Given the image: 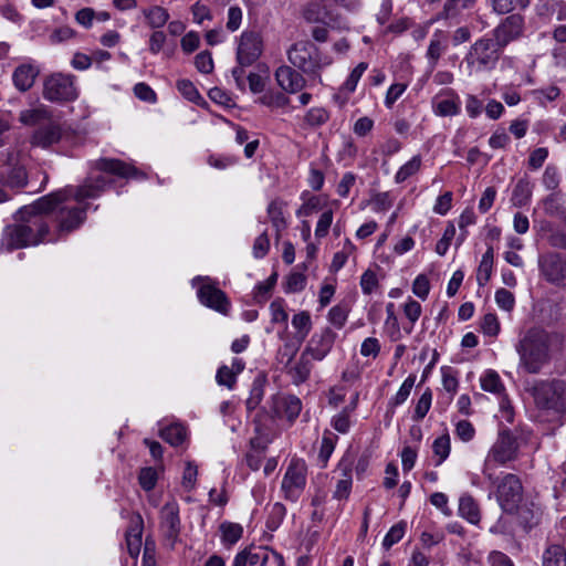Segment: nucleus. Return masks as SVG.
I'll return each instance as SVG.
<instances>
[{"mask_svg": "<svg viewBox=\"0 0 566 566\" xmlns=\"http://www.w3.org/2000/svg\"><path fill=\"white\" fill-rule=\"evenodd\" d=\"M292 325L297 331V336L304 340L312 328V319L308 312L303 311L295 314L292 318Z\"/></svg>", "mask_w": 566, "mask_h": 566, "instance_id": "obj_45", "label": "nucleus"}, {"mask_svg": "<svg viewBox=\"0 0 566 566\" xmlns=\"http://www.w3.org/2000/svg\"><path fill=\"white\" fill-rule=\"evenodd\" d=\"M15 219L21 221L25 228L31 245L43 242L49 234L50 226L46 219L40 214L22 213V208L17 212Z\"/></svg>", "mask_w": 566, "mask_h": 566, "instance_id": "obj_16", "label": "nucleus"}, {"mask_svg": "<svg viewBox=\"0 0 566 566\" xmlns=\"http://www.w3.org/2000/svg\"><path fill=\"white\" fill-rule=\"evenodd\" d=\"M186 428L179 423L170 424L160 430V437L174 447L180 446L186 439Z\"/></svg>", "mask_w": 566, "mask_h": 566, "instance_id": "obj_39", "label": "nucleus"}, {"mask_svg": "<svg viewBox=\"0 0 566 566\" xmlns=\"http://www.w3.org/2000/svg\"><path fill=\"white\" fill-rule=\"evenodd\" d=\"M524 29V18L514 13L506 17L494 30L493 36L505 48L510 42L518 39Z\"/></svg>", "mask_w": 566, "mask_h": 566, "instance_id": "obj_18", "label": "nucleus"}, {"mask_svg": "<svg viewBox=\"0 0 566 566\" xmlns=\"http://www.w3.org/2000/svg\"><path fill=\"white\" fill-rule=\"evenodd\" d=\"M265 382H266V378L263 375H259L253 380L251 391H250V397L247 399L248 410H250V411L254 410L259 406V403L262 401L263 395H264Z\"/></svg>", "mask_w": 566, "mask_h": 566, "instance_id": "obj_40", "label": "nucleus"}, {"mask_svg": "<svg viewBox=\"0 0 566 566\" xmlns=\"http://www.w3.org/2000/svg\"><path fill=\"white\" fill-rule=\"evenodd\" d=\"M538 268L544 279L555 285L566 283V258L557 252H547L538 256Z\"/></svg>", "mask_w": 566, "mask_h": 566, "instance_id": "obj_12", "label": "nucleus"}, {"mask_svg": "<svg viewBox=\"0 0 566 566\" xmlns=\"http://www.w3.org/2000/svg\"><path fill=\"white\" fill-rule=\"evenodd\" d=\"M67 192L69 191H66L64 188L46 195L38 199L34 203L24 206L22 208V213L40 214L46 219V214L54 211L60 205L69 200Z\"/></svg>", "mask_w": 566, "mask_h": 566, "instance_id": "obj_20", "label": "nucleus"}, {"mask_svg": "<svg viewBox=\"0 0 566 566\" xmlns=\"http://www.w3.org/2000/svg\"><path fill=\"white\" fill-rule=\"evenodd\" d=\"M180 528L179 506L175 501L167 502L160 511V531L171 547L178 541Z\"/></svg>", "mask_w": 566, "mask_h": 566, "instance_id": "obj_15", "label": "nucleus"}, {"mask_svg": "<svg viewBox=\"0 0 566 566\" xmlns=\"http://www.w3.org/2000/svg\"><path fill=\"white\" fill-rule=\"evenodd\" d=\"M308 356L310 355L305 354L303 350L296 364L292 366L287 371L292 377L293 382L296 385L305 382L310 377L313 366Z\"/></svg>", "mask_w": 566, "mask_h": 566, "instance_id": "obj_30", "label": "nucleus"}, {"mask_svg": "<svg viewBox=\"0 0 566 566\" xmlns=\"http://www.w3.org/2000/svg\"><path fill=\"white\" fill-rule=\"evenodd\" d=\"M25 231L24 226L18 220L15 223L7 226L2 234V244L6 245L8 250L22 249L31 245Z\"/></svg>", "mask_w": 566, "mask_h": 566, "instance_id": "obj_25", "label": "nucleus"}, {"mask_svg": "<svg viewBox=\"0 0 566 566\" xmlns=\"http://www.w3.org/2000/svg\"><path fill=\"white\" fill-rule=\"evenodd\" d=\"M286 202L282 199H274L270 202L268 207V216L272 226L276 231V238L281 237V232L286 229L287 222L284 217V210L286 208Z\"/></svg>", "mask_w": 566, "mask_h": 566, "instance_id": "obj_29", "label": "nucleus"}, {"mask_svg": "<svg viewBox=\"0 0 566 566\" xmlns=\"http://www.w3.org/2000/svg\"><path fill=\"white\" fill-rule=\"evenodd\" d=\"M368 64L366 62H360L348 75L347 80L340 87V93L350 94L356 90L357 83L360 80L364 72L367 70Z\"/></svg>", "mask_w": 566, "mask_h": 566, "instance_id": "obj_46", "label": "nucleus"}, {"mask_svg": "<svg viewBox=\"0 0 566 566\" xmlns=\"http://www.w3.org/2000/svg\"><path fill=\"white\" fill-rule=\"evenodd\" d=\"M88 203L80 206H62L55 217L56 229L60 234H69L78 229L86 220Z\"/></svg>", "mask_w": 566, "mask_h": 566, "instance_id": "obj_14", "label": "nucleus"}, {"mask_svg": "<svg viewBox=\"0 0 566 566\" xmlns=\"http://www.w3.org/2000/svg\"><path fill=\"white\" fill-rule=\"evenodd\" d=\"M486 479L496 488L495 496L503 512L513 514L518 510V505L523 500V484L521 479L513 474L506 473L499 479L484 470Z\"/></svg>", "mask_w": 566, "mask_h": 566, "instance_id": "obj_4", "label": "nucleus"}, {"mask_svg": "<svg viewBox=\"0 0 566 566\" xmlns=\"http://www.w3.org/2000/svg\"><path fill=\"white\" fill-rule=\"evenodd\" d=\"M481 328L485 335L496 336L500 332V323L495 314L488 313L483 316Z\"/></svg>", "mask_w": 566, "mask_h": 566, "instance_id": "obj_62", "label": "nucleus"}, {"mask_svg": "<svg viewBox=\"0 0 566 566\" xmlns=\"http://www.w3.org/2000/svg\"><path fill=\"white\" fill-rule=\"evenodd\" d=\"M193 281H205L197 292L201 304L221 313L222 315L229 314L231 303L222 290H220L214 283H211L209 277L203 279L198 276Z\"/></svg>", "mask_w": 566, "mask_h": 566, "instance_id": "obj_10", "label": "nucleus"}, {"mask_svg": "<svg viewBox=\"0 0 566 566\" xmlns=\"http://www.w3.org/2000/svg\"><path fill=\"white\" fill-rule=\"evenodd\" d=\"M542 231L548 232L546 240L552 248L566 250V229H553L549 222L542 226Z\"/></svg>", "mask_w": 566, "mask_h": 566, "instance_id": "obj_44", "label": "nucleus"}, {"mask_svg": "<svg viewBox=\"0 0 566 566\" xmlns=\"http://www.w3.org/2000/svg\"><path fill=\"white\" fill-rule=\"evenodd\" d=\"M543 209L546 214L557 218H566V207L562 203V192L555 191L543 200Z\"/></svg>", "mask_w": 566, "mask_h": 566, "instance_id": "obj_35", "label": "nucleus"}, {"mask_svg": "<svg viewBox=\"0 0 566 566\" xmlns=\"http://www.w3.org/2000/svg\"><path fill=\"white\" fill-rule=\"evenodd\" d=\"M62 137V130L59 124L50 122L39 126L31 138L33 146L48 148L60 142Z\"/></svg>", "mask_w": 566, "mask_h": 566, "instance_id": "obj_24", "label": "nucleus"}, {"mask_svg": "<svg viewBox=\"0 0 566 566\" xmlns=\"http://www.w3.org/2000/svg\"><path fill=\"white\" fill-rule=\"evenodd\" d=\"M302 410V402L296 396H273L271 417L272 418H286L289 421H294Z\"/></svg>", "mask_w": 566, "mask_h": 566, "instance_id": "obj_21", "label": "nucleus"}, {"mask_svg": "<svg viewBox=\"0 0 566 566\" xmlns=\"http://www.w3.org/2000/svg\"><path fill=\"white\" fill-rule=\"evenodd\" d=\"M328 118L329 114L325 108L313 107L306 113L304 120L307 125L312 127H317L325 124L328 120Z\"/></svg>", "mask_w": 566, "mask_h": 566, "instance_id": "obj_53", "label": "nucleus"}, {"mask_svg": "<svg viewBox=\"0 0 566 566\" xmlns=\"http://www.w3.org/2000/svg\"><path fill=\"white\" fill-rule=\"evenodd\" d=\"M446 49V35L441 31L436 32L427 50V57L430 60L432 67L436 66L437 62L439 61Z\"/></svg>", "mask_w": 566, "mask_h": 566, "instance_id": "obj_36", "label": "nucleus"}, {"mask_svg": "<svg viewBox=\"0 0 566 566\" xmlns=\"http://www.w3.org/2000/svg\"><path fill=\"white\" fill-rule=\"evenodd\" d=\"M277 273L273 272L266 281L261 282L256 285L255 290V298L258 302L266 301L268 294L274 289L276 282H277Z\"/></svg>", "mask_w": 566, "mask_h": 566, "instance_id": "obj_58", "label": "nucleus"}, {"mask_svg": "<svg viewBox=\"0 0 566 566\" xmlns=\"http://www.w3.org/2000/svg\"><path fill=\"white\" fill-rule=\"evenodd\" d=\"M337 440V436L334 434L331 431H325L322 439V446L319 450V459L324 463V465L327 463L329 457L332 455L334 448H335V441Z\"/></svg>", "mask_w": 566, "mask_h": 566, "instance_id": "obj_51", "label": "nucleus"}, {"mask_svg": "<svg viewBox=\"0 0 566 566\" xmlns=\"http://www.w3.org/2000/svg\"><path fill=\"white\" fill-rule=\"evenodd\" d=\"M535 406L556 413L566 412V380L559 378L538 379L528 389Z\"/></svg>", "mask_w": 566, "mask_h": 566, "instance_id": "obj_2", "label": "nucleus"}, {"mask_svg": "<svg viewBox=\"0 0 566 566\" xmlns=\"http://www.w3.org/2000/svg\"><path fill=\"white\" fill-rule=\"evenodd\" d=\"M143 15L147 24L153 29L163 28L169 20V13L167 9L160 6H151L143 9Z\"/></svg>", "mask_w": 566, "mask_h": 566, "instance_id": "obj_33", "label": "nucleus"}, {"mask_svg": "<svg viewBox=\"0 0 566 566\" xmlns=\"http://www.w3.org/2000/svg\"><path fill=\"white\" fill-rule=\"evenodd\" d=\"M436 113L440 116H454L460 112L458 98H446L438 101L434 106Z\"/></svg>", "mask_w": 566, "mask_h": 566, "instance_id": "obj_49", "label": "nucleus"}, {"mask_svg": "<svg viewBox=\"0 0 566 566\" xmlns=\"http://www.w3.org/2000/svg\"><path fill=\"white\" fill-rule=\"evenodd\" d=\"M455 235V227L452 222H449L444 229L442 238L436 244V252L439 255H444Z\"/></svg>", "mask_w": 566, "mask_h": 566, "instance_id": "obj_57", "label": "nucleus"}, {"mask_svg": "<svg viewBox=\"0 0 566 566\" xmlns=\"http://www.w3.org/2000/svg\"><path fill=\"white\" fill-rule=\"evenodd\" d=\"M73 75L55 73L48 76L43 84V97L50 102L63 103L77 98Z\"/></svg>", "mask_w": 566, "mask_h": 566, "instance_id": "obj_6", "label": "nucleus"}, {"mask_svg": "<svg viewBox=\"0 0 566 566\" xmlns=\"http://www.w3.org/2000/svg\"><path fill=\"white\" fill-rule=\"evenodd\" d=\"M533 185L527 177L518 179L512 191L511 201L515 207H524L531 200Z\"/></svg>", "mask_w": 566, "mask_h": 566, "instance_id": "obj_31", "label": "nucleus"}, {"mask_svg": "<svg viewBox=\"0 0 566 566\" xmlns=\"http://www.w3.org/2000/svg\"><path fill=\"white\" fill-rule=\"evenodd\" d=\"M421 167V157L419 155L413 156L408 163H406L397 171L395 176L396 182L400 184L407 180L409 177L415 175Z\"/></svg>", "mask_w": 566, "mask_h": 566, "instance_id": "obj_47", "label": "nucleus"}, {"mask_svg": "<svg viewBox=\"0 0 566 566\" xmlns=\"http://www.w3.org/2000/svg\"><path fill=\"white\" fill-rule=\"evenodd\" d=\"M221 541L227 546L234 545L243 534V527L240 524L223 522L220 524Z\"/></svg>", "mask_w": 566, "mask_h": 566, "instance_id": "obj_38", "label": "nucleus"}, {"mask_svg": "<svg viewBox=\"0 0 566 566\" xmlns=\"http://www.w3.org/2000/svg\"><path fill=\"white\" fill-rule=\"evenodd\" d=\"M273 553L276 552L269 549L268 547L251 545L235 555L233 566H253L259 563L261 566H266L272 563Z\"/></svg>", "mask_w": 566, "mask_h": 566, "instance_id": "obj_22", "label": "nucleus"}, {"mask_svg": "<svg viewBox=\"0 0 566 566\" xmlns=\"http://www.w3.org/2000/svg\"><path fill=\"white\" fill-rule=\"evenodd\" d=\"M275 78L279 86L291 94L302 91L306 85L305 77L293 65H282L277 67Z\"/></svg>", "mask_w": 566, "mask_h": 566, "instance_id": "obj_23", "label": "nucleus"}, {"mask_svg": "<svg viewBox=\"0 0 566 566\" xmlns=\"http://www.w3.org/2000/svg\"><path fill=\"white\" fill-rule=\"evenodd\" d=\"M143 528V518L137 514L136 521H132V524L126 532L127 551L134 558L137 557L140 552Z\"/></svg>", "mask_w": 566, "mask_h": 566, "instance_id": "obj_28", "label": "nucleus"}, {"mask_svg": "<svg viewBox=\"0 0 566 566\" xmlns=\"http://www.w3.org/2000/svg\"><path fill=\"white\" fill-rule=\"evenodd\" d=\"M354 463V459L349 454H345L338 463V469L343 471V479H340L336 484V490L334 492V497L337 500H346L348 499L352 490V467Z\"/></svg>", "mask_w": 566, "mask_h": 566, "instance_id": "obj_26", "label": "nucleus"}, {"mask_svg": "<svg viewBox=\"0 0 566 566\" xmlns=\"http://www.w3.org/2000/svg\"><path fill=\"white\" fill-rule=\"evenodd\" d=\"M476 0H447L442 11L437 15V19L448 20L457 17L461 10L471 8Z\"/></svg>", "mask_w": 566, "mask_h": 566, "instance_id": "obj_37", "label": "nucleus"}, {"mask_svg": "<svg viewBox=\"0 0 566 566\" xmlns=\"http://www.w3.org/2000/svg\"><path fill=\"white\" fill-rule=\"evenodd\" d=\"M348 312L346 306L335 305L328 312V321L337 328H342L347 321Z\"/></svg>", "mask_w": 566, "mask_h": 566, "instance_id": "obj_59", "label": "nucleus"}, {"mask_svg": "<svg viewBox=\"0 0 566 566\" xmlns=\"http://www.w3.org/2000/svg\"><path fill=\"white\" fill-rule=\"evenodd\" d=\"M336 337L337 334L332 328L325 327L311 337L304 352L315 360H323L332 350Z\"/></svg>", "mask_w": 566, "mask_h": 566, "instance_id": "obj_17", "label": "nucleus"}, {"mask_svg": "<svg viewBox=\"0 0 566 566\" xmlns=\"http://www.w3.org/2000/svg\"><path fill=\"white\" fill-rule=\"evenodd\" d=\"M493 10L500 14L512 12L515 9H524L530 0H491Z\"/></svg>", "mask_w": 566, "mask_h": 566, "instance_id": "obj_48", "label": "nucleus"}, {"mask_svg": "<svg viewBox=\"0 0 566 566\" xmlns=\"http://www.w3.org/2000/svg\"><path fill=\"white\" fill-rule=\"evenodd\" d=\"M263 41L259 32L244 31L237 48V62L242 66H251L262 54Z\"/></svg>", "mask_w": 566, "mask_h": 566, "instance_id": "obj_13", "label": "nucleus"}, {"mask_svg": "<svg viewBox=\"0 0 566 566\" xmlns=\"http://www.w3.org/2000/svg\"><path fill=\"white\" fill-rule=\"evenodd\" d=\"M387 318L385 322V331L391 342H397L401 338L400 326L395 313V304L388 303L386 306Z\"/></svg>", "mask_w": 566, "mask_h": 566, "instance_id": "obj_41", "label": "nucleus"}, {"mask_svg": "<svg viewBox=\"0 0 566 566\" xmlns=\"http://www.w3.org/2000/svg\"><path fill=\"white\" fill-rule=\"evenodd\" d=\"M432 450L439 457L437 465H440L450 453V438L448 434L441 436L433 441Z\"/></svg>", "mask_w": 566, "mask_h": 566, "instance_id": "obj_55", "label": "nucleus"}, {"mask_svg": "<svg viewBox=\"0 0 566 566\" xmlns=\"http://www.w3.org/2000/svg\"><path fill=\"white\" fill-rule=\"evenodd\" d=\"M195 65L201 73L209 74L213 70V61L209 51H202L195 57Z\"/></svg>", "mask_w": 566, "mask_h": 566, "instance_id": "obj_63", "label": "nucleus"}, {"mask_svg": "<svg viewBox=\"0 0 566 566\" xmlns=\"http://www.w3.org/2000/svg\"><path fill=\"white\" fill-rule=\"evenodd\" d=\"M94 168L101 172L115 175L122 178H146L145 172L120 159L101 158L94 163Z\"/></svg>", "mask_w": 566, "mask_h": 566, "instance_id": "obj_19", "label": "nucleus"}, {"mask_svg": "<svg viewBox=\"0 0 566 566\" xmlns=\"http://www.w3.org/2000/svg\"><path fill=\"white\" fill-rule=\"evenodd\" d=\"M416 381V375H409L402 385L400 386L398 392L389 400L388 406L390 409L396 408L397 406L402 405L407 398L409 397L411 389Z\"/></svg>", "mask_w": 566, "mask_h": 566, "instance_id": "obj_43", "label": "nucleus"}, {"mask_svg": "<svg viewBox=\"0 0 566 566\" xmlns=\"http://www.w3.org/2000/svg\"><path fill=\"white\" fill-rule=\"evenodd\" d=\"M306 276L302 272H293L286 277L285 292L295 293L304 290Z\"/></svg>", "mask_w": 566, "mask_h": 566, "instance_id": "obj_60", "label": "nucleus"}, {"mask_svg": "<svg viewBox=\"0 0 566 566\" xmlns=\"http://www.w3.org/2000/svg\"><path fill=\"white\" fill-rule=\"evenodd\" d=\"M459 513L472 524H478L481 520L479 505L469 494H464L460 497Z\"/></svg>", "mask_w": 566, "mask_h": 566, "instance_id": "obj_32", "label": "nucleus"}, {"mask_svg": "<svg viewBox=\"0 0 566 566\" xmlns=\"http://www.w3.org/2000/svg\"><path fill=\"white\" fill-rule=\"evenodd\" d=\"M520 364L528 374H538L549 360L547 335L538 328L528 329L516 345Z\"/></svg>", "mask_w": 566, "mask_h": 566, "instance_id": "obj_1", "label": "nucleus"}, {"mask_svg": "<svg viewBox=\"0 0 566 566\" xmlns=\"http://www.w3.org/2000/svg\"><path fill=\"white\" fill-rule=\"evenodd\" d=\"M3 165L0 170V181L10 188H23L28 184V174L21 163V155L18 150H8L4 154Z\"/></svg>", "mask_w": 566, "mask_h": 566, "instance_id": "obj_8", "label": "nucleus"}, {"mask_svg": "<svg viewBox=\"0 0 566 566\" xmlns=\"http://www.w3.org/2000/svg\"><path fill=\"white\" fill-rule=\"evenodd\" d=\"M177 88L182 94L184 97H186L188 101L193 103H199L200 101L203 102L201 95L199 94L198 90L193 85L192 82L189 80H179L177 82Z\"/></svg>", "mask_w": 566, "mask_h": 566, "instance_id": "obj_56", "label": "nucleus"}, {"mask_svg": "<svg viewBox=\"0 0 566 566\" xmlns=\"http://www.w3.org/2000/svg\"><path fill=\"white\" fill-rule=\"evenodd\" d=\"M114 179L99 174L97 176H88L84 179L83 184L76 187H66L69 191L67 198L74 199L78 205H84L87 199L98 198L104 191L111 188Z\"/></svg>", "mask_w": 566, "mask_h": 566, "instance_id": "obj_7", "label": "nucleus"}, {"mask_svg": "<svg viewBox=\"0 0 566 566\" xmlns=\"http://www.w3.org/2000/svg\"><path fill=\"white\" fill-rule=\"evenodd\" d=\"M406 527L407 523L403 521H400L399 523L395 524L386 534L382 541V546L386 549H389L394 544L398 543L403 537Z\"/></svg>", "mask_w": 566, "mask_h": 566, "instance_id": "obj_50", "label": "nucleus"}, {"mask_svg": "<svg viewBox=\"0 0 566 566\" xmlns=\"http://www.w3.org/2000/svg\"><path fill=\"white\" fill-rule=\"evenodd\" d=\"M40 70L33 64H21L12 74L15 88L20 92L29 91L38 77Z\"/></svg>", "mask_w": 566, "mask_h": 566, "instance_id": "obj_27", "label": "nucleus"}, {"mask_svg": "<svg viewBox=\"0 0 566 566\" xmlns=\"http://www.w3.org/2000/svg\"><path fill=\"white\" fill-rule=\"evenodd\" d=\"M307 468L304 461L293 459L283 476L282 491L285 499L296 501L306 485Z\"/></svg>", "mask_w": 566, "mask_h": 566, "instance_id": "obj_9", "label": "nucleus"}, {"mask_svg": "<svg viewBox=\"0 0 566 566\" xmlns=\"http://www.w3.org/2000/svg\"><path fill=\"white\" fill-rule=\"evenodd\" d=\"M543 566H566V549L559 544H552L543 553Z\"/></svg>", "mask_w": 566, "mask_h": 566, "instance_id": "obj_34", "label": "nucleus"}, {"mask_svg": "<svg viewBox=\"0 0 566 566\" xmlns=\"http://www.w3.org/2000/svg\"><path fill=\"white\" fill-rule=\"evenodd\" d=\"M325 15V9L318 3H310L303 13L304 19L311 23L324 22Z\"/></svg>", "mask_w": 566, "mask_h": 566, "instance_id": "obj_61", "label": "nucleus"}, {"mask_svg": "<svg viewBox=\"0 0 566 566\" xmlns=\"http://www.w3.org/2000/svg\"><path fill=\"white\" fill-rule=\"evenodd\" d=\"M157 479V471L151 467L143 468L138 474V482L146 492L155 489Z\"/></svg>", "mask_w": 566, "mask_h": 566, "instance_id": "obj_52", "label": "nucleus"}, {"mask_svg": "<svg viewBox=\"0 0 566 566\" xmlns=\"http://www.w3.org/2000/svg\"><path fill=\"white\" fill-rule=\"evenodd\" d=\"M481 387L483 390L495 395H502L505 390L499 374L492 369L481 377Z\"/></svg>", "mask_w": 566, "mask_h": 566, "instance_id": "obj_42", "label": "nucleus"}, {"mask_svg": "<svg viewBox=\"0 0 566 566\" xmlns=\"http://www.w3.org/2000/svg\"><path fill=\"white\" fill-rule=\"evenodd\" d=\"M504 48L493 38H482L475 41L467 56L468 65L478 66L479 70H492L501 57Z\"/></svg>", "mask_w": 566, "mask_h": 566, "instance_id": "obj_5", "label": "nucleus"}, {"mask_svg": "<svg viewBox=\"0 0 566 566\" xmlns=\"http://www.w3.org/2000/svg\"><path fill=\"white\" fill-rule=\"evenodd\" d=\"M518 442L510 429H503L499 432L497 439L492 446L488 460L497 464H506L517 458Z\"/></svg>", "mask_w": 566, "mask_h": 566, "instance_id": "obj_11", "label": "nucleus"}, {"mask_svg": "<svg viewBox=\"0 0 566 566\" xmlns=\"http://www.w3.org/2000/svg\"><path fill=\"white\" fill-rule=\"evenodd\" d=\"M216 378L219 385L226 386L230 389L233 388L237 381L235 371L226 365L218 369Z\"/></svg>", "mask_w": 566, "mask_h": 566, "instance_id": "obj_64", "label": "nucleus"}, {"mask_svg": "<svg viewBox=\"0 0 566 566\" xmlns=\"http://www.w3.org/2000/svg\"><path fill=\"white\" fill-rule=\"evenodd\" d=\"M432 400V392L430 388H427L424 392L419 398L413 413V420L419 421L422 420L428 413Z\"/></svg>", "mask_w": 566, "mask_h": 566, "instance_id": "obj_54", "label": "nucleus"}, {"mask_svg": "<svg viewBox=\"0 0 566 566\" xmlns=\"http://www.w3.org/2000/svg\"><path fill=\"white\" fill-rule=\"evenodd\" d=\"M289 62L301 72L319 77L324 66L331 63L310 40L293 43L287 50Z\"/></svg>", "mask_w": 566, "mask_h": 566, "instance_id": "obj_3", "label": "nucleus"}]
</instances>
